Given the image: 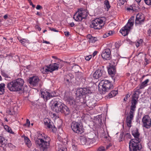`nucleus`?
<instances>
[{
    "label": "nucleus",
    "mask_w": 151,
    "mask_h": 151,
    "mask_svg": "<svg viewBox=\"0 0 151 151\" xmlns=\"http://www.w3.org/2000/svg\"><path fill=\"white\" fill-rule=\"evenodd\" d=\"M39 80V78L37 76H34L29 78L27 82L33 86H36L38 85Z\"/></svg>",
    "instance_id": "obj_16"
},
{
    "label": "nucleus",
    "mask_w": 151,
    "mask_h": 151,
    "mask_svg": "<svg viewBox=\"0 0 151 151\" xmlns=\"http://www.w3.org/2000/svg\"><path fill=\"white\" fill-rule=\"evenodd\" d=\"M26 41L27 40L25 39H23L20 40V42L22 44H23V45L24 44V43L26 42Z\"/></svg>",
    "instance_id": "obj_50"
},
{
    "label": "nucleus",
    "mask_w": 151,
    "mask_h": 151,
    "mask_svg": "<svg viewBox=\"0 0 151 151\" xmlns=\"http://www.w3.org/2000/svg\"><path fill=\"white\" fill-rule=\"evenodd\" d=\"M92 93L91 91L88 88H80L76 91V96L79 97L83 95L90 94Z\"/></svg>",
    "instance_id": "obj_11"
},
{
    "label": "nucleus",
    "mask_w": 151,
    "mask_h": 151,
    "mask_svg": "<svg viewBox=\"0 0 151 151\" xmlns=\"http://www.w3.org/2000/svg\"><path fill=\"white\" fill-rule=\"evenodd\" d=\"M112 145L111 144H109V145H107V146H106V149H108L109 148V147H111V146H112Z\"/></svg>",
    "instance_id": "obj_58"
},
{
    "label": "nucleus",
    "mask_w": 151,
    "mask_h": 151,
    "mask_svg": "<svg viewBox=\"0 0 151 151\" xmlns=\"http://www.w3.org/2000/svg\"><path fill=\"white\" fill-rule=\"evenodd\" d=\"M81 144L83 145H86L88 143L86 138L84 137H81L80 138Z\"/></svg>",
    "instance_id": "obj_27"
},
{
    "label": "nucleus",
    "mask_w": 151,
    "mask_h": 151,
    "mask_svg": "<svg viewBox=\"0 0 151 151\" xmlns=\"http://www.w3.org/2000/svg\"><path fill=\"white\" fill-rule=\"evenodd\" d=\"M64 33L66 37H68L70 35V32L68 31L64 32Z\"/></svg>",
    "instance_id": "obj_49"
},
{
    "label": "nucleus",
    "mask_w": 151,
    "mask_h": 151,
    "mask_svg": "<svg viewBox=\"0 0 151 151\" xmlns=\"http://www.w3.org/2000/svg\"><path fill=\"white\" fill-rule=\"evenodd\" d=\"M130 97V95H129L128 93L127 94V95H126L125 97L124 98V101H126Z\"/></svg>",
    "instance_id": "obj_48"
},
{
    "label": "nucleus",
    "mask_w": 151,
    "mask_h": 151,
    "mask_svg": "<svg viewBox=\"0 0 151 151\" xmlns=\"http://www.w3.org/2000/svg\"><path fill=\"white\" fill-rule=\"evenodd\" d=\"M59 67V63H55L46 66L41 68V71L43 74H47L50 72L51 73L55 70H58Z\"/></svg>",
    "instance_id": "obj_6"
},
{
    "label": "nucleus",
    "mask_w": 151,
    "mask_h": 151,
    "mask_svg": "<svg viewBox=\"0 0 151 151\" xmlns=\"http://www.w3.org/2000/svg\"><path fill=\"white\" fill-rule=\"evenodd\" d=\"M87 15L85 11L79 9L75 14L73 18L76 21L80 22L86 17Z\"/></svg>",
    "instance_id": "obj_9"
},
{
    "label": "nucleus",
    "mask_w": 151,
    "mask_h": 151,
    "mask_svg": "<svg viewBox=\"0 0 151 151\" xmlns=\"http://www.w3.org/2000/svg\"><path fill=\"white\" fill-rule=\"evenodd\" d=\"M97 52H98L97 51H94L93 53V56H94L95 55H96L97 54Z\"/></svg>",
    "instance_id": "obj_63"
},
{
    "label": "nucleus",
    "mask_w": 151,
    "mask_h": 151,
    "mask_svg": "<svg viewBox=\"0 0 151 151\" xmlns=\"http://www.w3.org/2000/svg\"><path fill=\"white\" fill-rule=\"evenodd\" d=\"M1 75L2 76L7 79H10L11 77L7 74H6L4 72L1 71Z\"/></svg>",
    "instance_id": "obj_38"
},
{
    "label": "nucleus",
    "mask_w": 151,
    "mask_h": 151,
    "mask_svg": "<svg viewBox=\"0 0 151 151\" xmlns=\"http://www.w3.org/2000/svg\"><path fill=\"white\" fill-rule=\"evenodd\" d=\"M104 4L106 6V7L107 9H109L110 7L109 2L108 0H106L104 2Z\"/></svg>",
    "instance_id": "obj_39"
},
{
    "label": "nucleus",
    "mask_w": 151,
    "mask_h": 151,
    "mask_svg": "<svg viewBox=\"0 0 151 151\" xmlns=\"http://www.w3.org/2000/svg\"><path fill=\"white\" fill-rule=\"evenodd\" d=\"M106 72L104 70V66H102L96 70L93 74V77L95 79H98L101 77H104Z\"/></svg>",
    "instance_id": "obj_10"
},
{
    "label": "nucleus",
    "mask_w": 151,
    "mask_h": 151,
    "mask_svg": "<svg viewBox=\"0 0 151 151\" xmlns=\"http://www.w3.org/2000/svg\"><path fill=\"white\" fill-rule=\"evenodd\" d=\"M49 29L51 30L52 31L55 32H58L59 31L58 30H56L55 29L53 28H51V27H49Z\"/></svg>",
    "instance_id": "obj_52"
},
{
    "label": "nucleus",
    "mask_w": 151,
    "mask_h": 151,
    "mask_svg": "<svg viewBox=\"0 0 151 151\" xmlns=\"http://www.w3.org/2000/svg\"><path fill=\"white\" fill-rule=\"evenodd\" d=\"M105 147L103 146L99 147L97 149V151H105Z\"/></svg>",
    "instance_id": "obj_41"
},
{
    "label": "nucleus",
    "mask_w": 151,
    "mask_h": 151,
    "mask_svg": "<svg viewBox=\"0 0 151 151\" xmlns=\"http://www.w3.org/2000/svg\"><path fill=\"white\" fill-rule=\"evenodd\" d=\"M134 112H132L130 111L129 113V116H127L126 118V122L127 126L128 127H130L131 126L130 124L132 123V121L134 117Z\"/></svg>",
    "instance_id": "obj_18"
},
{
    "label": "nucleus",
    "mask_w": 151,
    "mask_h": 151,
    "mask_svg": "<svg viewBox=\"0 0 151 151\" xmlns=\"http://www.w3.org/2000/svg\"><path fill=\"white\" fill-rule=\"evenodd\" d=\"M63 104L60 102L55 101L52 104L51 108L53 111L56 113H59L60 109Z\"/></svg>",
    "instance_id": "obj_15"
},
{
    "label": "nucleus",
    "mask_w": 151,
    "mask_h": 151,
    "mask_svg": "<svg viewBox=\"0 0 151 151\" xmlns=\"http://www.w3.org/2000/svg\"><path fill=\"white\" fill-rule=\"evenodd\" d=\"M108 32V34H109V36L111 35L112 34V32L111 31H109L108 32Z\"/></svg>",
    "instance_id": "obj_64"
},
{
    "label": "nucleus",
    "mask_w": 151,
    "mask_h": 151,
    "mask_svg": "<svg viewBox=\"0 0 151 151\" xmlns=\"http://www.w3.org/2000/svg\"><path fill=\"white\" fill-rule=\"evenodd\" d=\"M149 79H147L145 81L142 82L141 84L139 85V88L142 89L146 86L147 83L149 82Z\"/></svg>",
    "instance_id": "obj_31"
},
{
    "label": "nucleus",
    "mask_w": 151,
    "mask_h": 151,
    "mask_svg": "<svg viewBox=\"0 0 151 151\" xmlns=\"http://www.w3.org/2000/svg\"><path fill=\"white\" fill-rule=\"evenodd\" d=\"M72 78L69 75H66L64 78V81L65 83L69 84L71 81Z\"/></svg>",
    "instance_id": "obj_33"
},
{
    "label": "nucleus",
    "mask_w": 151,
    "mask_h": 151,
    "mask_svg": "<svg viewBox=\"0 0 151 151\" xmlns=\"http://www.w3.org/2000/svg\"><path fill=\"white\" fill-rule=\"evenodd\" d=\"M58 151H67V149L65 147H62Z\"/></svg>",
    "instance_id": "obj_44"
},
{
    "label": "nucleus",
    "mask_w": 151,
    "mask_h": 151,
    "mask_svg": "<svg viewBox=\"0 0 151 151\" xmlns=\"http://www.w3.org/2000/svg\"><path fill=\"white\" fill-rule=\"evenodd\" d=\"M37 137V138H35V140L37 146L39 147L41 151H47L50 145V138H47V139H43V136L42 134L38 132Z\"/></svg>",
    "instance_id": "obj_1"
},
{
    "label": "nucleus",
    "mask_w": 151,
    "mask_h": 151,
    "mask_svg": "<svg viewBox=\"0 0 151 151\" xmlns=\"http://www.w3.org/2000/svg\"><path fill=\"white\" fill-rule=\"evenodd\" d=\"M43 43H46V44H50V42L46 41L45 40H43Z\"/></svg>",
    "instance_id": "obj_59"
},
{
    "label": "nucleus",
    "mask_w": 151,
    "mask_h": 151,
    "mask_svg": "<svg viewBox=\"0 0 151 151\" xmlns=\"http://www.w3.org/2000/svg\"><path fill=\"white\" fill-rule=\"evenodd\" d=\"M143 126L147 129L150 128L151 125V119L148 115L144 116L142 119Z\"/></svg>",
    "instance_id": "obj_12"
},
{
    "label": "nucleus",
    "mask_w": 151,
    "mask_h": 151,
    "mask_svg": "<svg viewBox=\"0 0 151 151\" xmlns=\"http://www.w3.org/2000/svg\"><path fill=\"white\" fill-rule=\"evenodd\" d=\"M80 69V67L78 65H76L73 66L72 70L75 73H78Z\"/></svg>",
    "instance_id": "obj_32"
},
{
    "label": "nucleus",
    "mask_w": 151,
    "mask_h": 151,
    "mask_svg": "<svg viewBox=\"0 0 151 151\" xmlns=\"http://www.w3.org/2000/svg\"><path fill=\"white\" fill-rule=\"evenodd\" d=\"M125 0H119V3L120 5H122L124 3V1Z\"/></svg>",
    "instance_id": "obj_45"
},
{
    "label": "nucleus",
    "mask_w": 151,
    "mask_h": 151,
    "mask_svg": "<svg viewBox=\"0 0 151 151\" xmlns=\"http://www.w3.org/2000/svg\"><path fill=\"white\" fill-rule=\"evenodd\" d=\"M30 125V121L28 119H27V120H26V124H24V125L25 126L27 125L28 126H29Z\"/></svg>",
    "instance_id": "obj_46"
},
{
    "label": "nucleus",
    "mask_w": 151,
    "mask_h": 151,
    "mask_svg": "<svg viewBox=\"0 0 151 151\" xmlns=\"http://www.w3.org/2000/svg\"><path fill=\"white\" fill-rule=\"evenodd\" d=\"M143 54L142 52H140L135 56L134 58L137 60H140L142 59V57L143 56Z\"/></svg>",
    "instance_id": "obj_30"
},
{
    "label": "nucleus",
    "mask_w": 151,
    "mask_h": 151,
    "mask_svg": "<svg viewBox=\"0 0 151 151\" xmlns=\"http://www.w3.org/2000/svg\"><path fill=\"white\" fill-rule=\"evenodd\" d=\"M143 42V40L140 39L137 41V42H136L135 45L136 47H138L142 45Z\"/></svg>",
    "instance_id": "obj_34"
},
{
    "label": "nucleus",
    "mask_w": 151,
    "mask_h": 151,
    "mask_svg": "<svg viewBox=\"0 0 151 151\" xmlns=\"http://www.w3.org/2000/svg\"><path fill=\"white\" fill-rule=\"evenodd\" d=\"M140 140L131 139L129 142L130 151H140L142 146L140 144Z\"/></svg>",
    "instance_id": "obj_7"
},
{
    "label": "nucleus",
    "mask_w": 151,
    "mask_h": 151,
    "mask_svg": "<svg viewBox=\"0 0 151 151\" xmlns=\"http://www.w3.org/2000/svg\"><path fill=\"white\" fill-rule=\"evenodd\" d=\"M8 114L10 115H13L14 114V113L13 111H12L11 110H10L8 111Z\"/></svg>",
    "instance_id": "obj_54"
},
{
    "label": "nucleus",
    "mask_w": 151,
    "mask_h": 151,
    "mask_svg": "<svg viewBox=\"0 0 151 151\" xmlns=\"http://www.w3.org/2000/svg\"><path fill=\"white\" fill-rule=\"evenodd\" d=\"M5 85L2 83L0 84V95L3 94L5 92Z\"/></svg>",
    "instance_id": "obj_29"
},
{
    "label": "nucleus",
    "mask_w": 151,
    "mask_h": 151,
    "mask_svg": "<svg viewBox=\"0 0 151 151\" xmlns=\"http://www.w3.org/2000/svg\"><path fill=\"white\" fill-rule=\"evenodd\" d=\"M4 128L8 132L11 133H13V132L12 131L10 127H9L7 125H5L4 126Z\"/></svg>",
    "instance_id": "obj_37"
},
{
    "label": "nucleus",
    "mask_w": 151,
    "mask_h": 151,
    "mask_svg": "<svg viewBox=\"0 0 151 151\" xmlns=\"http://www.w3.org/2000/svg\"><path fill=\"white\" fill-rule=\"evenodd\" d=\"M63 105H64V104H63L62 105V106H61V108L60 109V110H59V112H61L62 113V112L63 109V106H63Z\"/></svg>",
    "instance_id": "obj_57"
},
{
    "label": "nucleus",
    "mask_w": 151,
    "mask_h": 151,
    "mask_svg": "<svg viewBox=\"0 0 151 151\" xmlns=\"http://www.w3.org/2000/svg\"><path fill=\"white\" fill-rule=\"evenodd\" d=\"M24 80L18 78L7 83V88L11 91L17 92L22 91L23 89Z\"/></svg>",
    "instance_id": "obj_2"
},
{
    "label": "nucleus",
    "mask_w": 151,
    "mask_h": 151,
    "mask_svg": "<svg viewBox=\"0 0 151 151\" xmlns=\"http://www.w3.org/2000/svg\"><path fill=\"white\" fill-rule=\"evenodd\" d=\"M70 25L71 27H73L74 25V24L73 22H71L70 24Z\"/></svg>",
    "instance_id": "obj_62"
},
{
    "label": "nucleus",
    "mask_w": 151,
    "mask_h": 151,
    "mask_svg": "<svg viewBox=\"0 0 151 151\" xmlns=\"http://www.w3.org/2000/svg\"><path fill=\"white\" fill-rule=\"evenodd\" d=\"M36 8L37 10H39L41 9H42V7L40 5H37L36 7Z\"/></svg>",
    "instance_id": "obj_53"
},
{
    "label": "nucleus",
    "mask_w": 151,
    "mask_h": 151,
    "mask_svg": "<svg viewBox=\"0 0 151 151\" xmlns=\"http://www.w3.org/2000/svg\"><path fill=\"white\" fill-rule=\"evenodd\" d=\"M36 28L39 31H40L41 30V28L39 27V26H37Z\"/></svg>",
    "instance_id": "obj_60"
},
{
    "label": "nucleus",
    "mask_w": 151,
    "mask_h": 151,
    "mask_svg": "<svg viewBox=\"0 0 151 151\" xmlns=\"http://www.w3.org/2000/svg\"><path fill=\"white\" fill-rule=\"evenodd\" d=\"M55 93H56L55 91L50 93V99L53 97H55Z\"/></svg>",
    "instance_id": "obj_43"
},
{
    "label": "nucleus",
    "mask_w": 151,
    "mask_h": 151,
    "mask_svg": "<svg viewBox=\"0 0 151 151\" xmlns=\"http://www.w3.org/2000/svg\"><path fill=\"white\" fill-rule=\"evenodd\" d=\"M51 120L48 118H45L44 120L45 125L47 126L48 128H51L52 131H53V130L52 129V125L51 124Z\"/></svg>",
    "instance_id": "obj_22"
},
{
    "label": "nucleus",
    "mask_w": 151,
    "mask_h": 151,
    "mask_svg": "<svg viewBox=\"0 0 151 151\" xmlns=\"http://www.w3.org/2000/svg\"><path fill=\"white\" fill-rule=\"evenodd\" d=\"M87 37L88 39V41L89 43H95L98 40L97 37H93L90 34L88 35Z\"/></svg>",
    "instance_id": "obj_24"
},
{
    "label": "nucleus",
    "mask_w": 151,
    "mask_h": 151,
    "mask_svg": "<svg viewBox=\"0 0 151 151\" xmlns=\"http://www.w3.org/2000/svg\"><path fill=\"white\" fill-rule=\"evenodd\" d=\"M91 58V55H90L89 56H86L85 58V59L86 60H89Z\"/></svg>",
    "instance_id": "obj_51"
},
{
    "label": "nucleus",
    "mask_w": 151,
    "mask_h": 151,
    "mask_svg": "<svg viewBox=\"0 0 151 151\" xmlns=\"http://www.w3.org/2000/svg\"><path fill=\"white\" fill-rule=\"evenodd\" d=\"M71 128L75 133L81 134L83 132L84 129L81 122H73L71 124Z\"/></svg>",
    "instance_id": "obj_5"
},
{
    "label": "nucleus",
    "mask_w": 151,
    "mask_h": 151,
    "mask_svg": "<svg viewBox=\"0 0 151 151\" xmlns=\"http://www.w3.org/2000/svg\"><path fill=\"white\" fill-rule=\"evenodd\" d=\"M64 106L62 112V113L64 114L65 116L69 115L70 113V111L68 107L65 105H63Z\"/></svg>",
    "instance_id": "obj_25"
},
{
    "label": "nucleus",
    "mask_w": 151,
    "mask_h": 151,
    "mask_svg": "<svg viewBox=\"0 0 151 151\" xmlns=\"http://www.w3.org/2000/svg\"><path fill=\"white\" fill-rule=\"evenodd\" d=\"M117 90H113L109 93L107 96V98L109 97V98H112L115 96L117 94Z\"/></svg>",
    "instance_id": "obj_26"
},
{
    "label": "nucleus",
    "mask_w": 151,
    "mask_h": 151,
    "mask_svg": "<svg viewBox=\"0 0 151 151\" xmlns=\"http://www.w3.org/2000/svg\"><path fill=\"white\" fill-rule=\"evenodd\" d=\"M145 3L147 5H151V0H144Z\"/></svg>",
    "instance_id": "obj_42"
},
{
    "label": "nucleus",
    "mask_w": 151,
    "mask_h": 151,
    "mask_svg": "<svg viewBox=\"0 0 151 151\" xmlns=\"http://www.w3.org/2000/svg\"><path fill=\"white\" fill-rule=\"evenodd\" d=\"M104 24L103 20L99 18H97L92 21L90 27L95 29H99L104 26Z\"/></svg>",
    "instance_id": "obj_8"
},
{
    "label": "nucleus",
    "mask_w": 151,
    "mask_h": 151,
    "mask_svg": "<svg viewBox=\"0 0 151 151\" xmlns=\"http://www.w3.org/2000/svg\"><path fill=\"white\" fill-rule=\"evenodd\" d=\"M144 15L142 13H139L136 16L135 24L136 25H141L144 23L145 20Z\"/></svg>",
    "instance_id": "obj_13"
},
{
    "label": "nucleus",
    "mask_w": 151,
    "mask_h": 151,
    "mask_svg": "<svg viewBox=\"0 0 151 151\" xmlns=\"http://www.w3.org/2000/svg\"><path fill=\"white\" fill-rule=\"evenodd\" d=\"M108 72L109 74L112 76L116 73V69L114 66L110 65L108 69Z\"/></svg>",
    "instance_id": "obj_20"
},
{
    "label": "nucleus",
    "mask_w": 151,
    "mask_h": 151,
    "mask_svg": "<svg viewBox=\"0 0 151 151\" xmlns=\"http://www.w3.org/2000/svg\"><path fill=\"white\" fill-rule=\"evenodd\" d=\"M41 96L44 99V100L47 101L50 99V93L45 90L41 92Z\"/></svg>",
    "instance_id": "obj_21"
},
{
    "label": "nucleus",
    "mask_w": 151,
    "mask_h": 151,
    "mask_svg": "<svg viewBox=\"0 0 151 151\" xmlns=\"http://www.w3.org/2000/svg\"><path fill=\"white\" fill-rule=\"evenodd\" d=\"M127 9L128 11H130L131 10H133V8L131 6V8L130 7H128L127 8Z\"/></svg>",
    "instance_id": "obj_61"
},
{
    "label": "nucleus",
    "mask_w": 151,
    "mask_h": 151,
    "mask_svg": "<svg viewBox=\"0 0 151 151\" xmlns=\"http://www.w3.org/2000/svg\"><path fill=\"white\" fill-rule=\"evenodd\" d=\"M138 101V100H136L134 99H132L130 111H131L132 112H134L135 111L136 105Z\"/></svg>",
    "instance_id": "obj_23"
},
{
    "label": "nucleus",
    "mask_w": 151,
    "mask_h": 151,
    "mask_svg": "<svg viewBox=\"0 0 151 151\" xmlns=\"http://www.w3.org/2000/svg\"><path fill=\"white\" fill-rule=\"evenodd\" d=\"M7 143V140L3 136H0V146L3 147L4 150H6V147Z\"/></svg>",
    "instance_id": "obj_19"
},
{
    "label": "nucleus",
    "mask_w": 151,
    "mask_h": 151,
    "mask_svg": "<svg viewBox=\"0 0 151 151\" xmlns=\"http://www.w3.org/2000/svg\"><path fill=\"white\" fill-rule=\"evenodd\" d=\"M132 134L135 138L132 139H135L137 141L140 140L139 142H140L141 139L139 138L140 134L139 132L138 129L137 128H135L132 130Z\"/></svg>",
    "instance_id": "obj_17"
},
{
    "label": "nucleus",
    "mask_w": 151,
    "mask_h": 151,
    "mask_svg": "<svg viewBox=\"0 0 151 151\" xmlns=\"http://www.w3.org/2000/svg\"><path fill=\"white\" fill-rule=\"evenodd\" d=\"M101 56L105 60H109L111 58V51L109 48L104 50L102 52Z\"/></svg>",
    "instance_id": "obj_14"
},
{
    "label": "nucleus",
    "mask_w": 151,
    "mask_h": 151,
    "mask_svg": "<svg viewBox=\"0 0 151 151\" xmlns=\"http://www.w3.org/2000/svg\"><path fill=\"white\" fill-rule=\"evenodd\" d=\"M109 34H108V32H106L103 35V37L104 38H106L107 37H108Z\"/></svg>",
    "instance_id": "obj_55"
},
{
    "label": "nucleus",
    "mask_w": 151,
    "mask_h": 151,
    "mask_svg": "<svg viewBox=\"0 0 151 151\" xmlns=\"http://www.w3.org/2000/svg\"><path fill=\"white\" fill-rule=\"evenodd\" d=\"M83 73H78V74L77 75V77L79 79V80H81L80 81H81V79H83L84 80H85L84 78H82L83 76Z\"/></svg>",
    "instance_id": "obj_40"
},
{
    "label": "nucleus",
    "mask_w": 151,
    "mask_h": 151,
    "mask_svg": "<svg viewBox=\"0 0 151 151\" xmlns=\"http://www.w3.org/2000/svg\"><path fill=\"white\" fill-rule=\"evenodd\" d=\"M123 134H121L120 135V137L119 138V142H121L122 141V138H123Z\"/></svg>",
    "instance_id": "obj_56"
},
{
    "label": "nucleus",
    "mask_w": 151,
    "mask_h": 151,
    "mask_svg": "<svg viewBox=\"0 0 151 151\" xmlns=\"http://www.w3.org/2000/svg\"><path fill=\"white\" fill-rule=\"evenodd\" d=\"M88 105L89 107L92 108H94L96 106L95 103L93 101H89L88 104Z\"/></svg>",
    "instance_id": "obj_35"
},
{
    "label": "nucleus",
    "mask_w": 151,
    "mask_h": 151,
    "mask_svg": "<svg viewBox=\"0 0 151 151\" xmlns=\"http://www.w3.org/2000/svg\"><path fill=\"white\" fill-rule=\"evenodd\" d=\"M24 140L25 144L27 147H30L31 146L32 144L31 141L29 138L25 136L24 137Z\"/></svg>",
    "instance_id": "obj_28"
},
{
    "label": "nucleus",
    "mask_w": 151,
    "mask_h": 151,
    "mask_svg": "<svg viewBox=\"0 0 151 151\" xmlns=\"http://www.w3.org/2000/svg\"><path fill=\"white\" fill-rule=\"evenodd\" d=\"M140 89L139 88V86H138V87H137L136 90L135 91V92H138V94L139 95V94L140 93V91L139 90Z\"/></svg>",
    "instance_id": "obj_47"
},
{
    "label": "nucleus",
    "mask_w": 151,
    "mask_h": 151,
    "mask_svg": "<svg viewBox=\"0 0 151 151\" xmlns=\"http://www.w3.org/2000/svg\"><path fill=\"white\" fill-rule=\"evenodd\" d=\"M99 89L101 93L105 94L106 92L113 88V85L111 82L107 80L101 81L98 86Z\"/></svg>",
    "instance_id": "obj_3"
},
{
    "label": "nucleus",
    "mask_w": 151,
    "mask_h": 151,
    "mask_svg": "<svg viewBox=\"0 0 151 151\" xmlns=\"http://www.w3.org/2000/svg\"><path fill=\"white\" fill-rule=\"evenodd\" d=\"M139 95V94H137L136 92H135L132 95V99H134L136 100H138Z\"/></svg>",
    "instance_id": "obj_36"
},
{
    "label": "nucleus",
    "mask_w": 151,
    "mask_h": 151,
    "mask_svg": "<svg viewBox=\"0 0 151 151\" xmlns=\"http://www.w3.org/2000/svg\"><path fill=\"white\" fill-rule=\"evenodd\" d=\"M134 16L131 17L126 25L120 30V32L123 36H125L128 34L129 31L134 25Z\"/></svg>",
    "instance_id": "obj_4"
}]
</instances>
